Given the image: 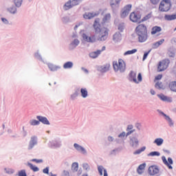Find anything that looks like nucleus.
<instances>
[{"instance_id":"obj_24","label":"nucleus","mask_w":176,"mask_h":176,"mask_svg":"<svg viewBox=\"0 0 176 176\" xmlns=\"http://www.w3.org/2000/svg\"><path fill=\"white\" fill-rule=\"evenodd\" d=\"M113 39L115 42H119L122 41V34L120 33H116L113 35Z\"/></svg>"},{"instance_id":"obj_59","label":"nucleus","mask_w":176,"mask_h":176,"mask_svg":"<svg viewBox=\"0 0 176 176\" xmlns=\"http://www.w3.org/2000/svg\"><path fill=\"white\" fill-rule=\"evenodd\" d=\"M108 140H109V141H113V138L111 136H109Z\"/></svg>"},{"instance_id":"obj_31","label":"nucleus","mask_w":176,"mask_h":176,"mask_svg":"<svg viewBox=\"0 0 176 176\" xmlns=\"http://www.w3.org/2000/svg\"><path fill=\"white\" fill-rule=\"evenodd\" d=\"M79 168V165L77 162H74L72 165V170L74 171V173H76Z\"/></svg>"},{"instance_id":"obj_19","label":"nucleus","mask_w":176,"mask_h":176,"mask_svg":"<svg viewBox=\"0 0 176 176\" xmlns=\"http://www.w3.org/2000/svg\"><path fill=\"white\" fill-rule=\"evenodd\" d=\"M69 9H72V5H71V0H69L63 5V10L67 12V10H69Z\"/></svg>"},{"instance_id":"obj_36","label":"nucleus","mask_w":176,"mask_h":176,"mask_svg":"<svg viewBox=\"0 0 176 176\" xmlns=\"http://www.w3.org/2000/svg\"><path fill=\"white\" fill-rule=\"evenodd\" d=\"M48 68L50 69V71H57L58 69V67L53 65V64H49L48 65Z\"/></svg>"},{"instance_id":"obj_2","label":"nucleus","mask_w":176,"mask_h":176,"mask_svg":"<svg viewBox=\"0 0 176 176\" xmlns=\"http://www.w3.org/2000/svg\"><path fill=\"white\" fill-rule=\"evenodd\" d=\"M94 28H95L96 32L99 34L100 41H105V39L108 38V32H109V30L104 27V23H95L94 24Z\"/></svg>"},{"instance_id":"obj_1","label":"nucleus","mask_w":176,"mask_h":176,"mask_svg":"<svg viewBox=\"0 0 176 176\" xmlns=\"http://www.w3.org/2000/svg\"><path fill=\"white\" fill-rule=\"evenodd\" d=\"M135 33L140 43L146 42L148 39V29L144 24L138 25L135 28Z\"/></svg>"},{"instance_id":"obj_41","label":"nucleus","mask_w":176,"mask_h":176,"mask_svg":"<svg viewBox=\"0 0 176 176\" xmlns=\"http://www.w3.org/2000/svg\"><path fill=\"white\" fill-rule=\"evenodd\" d=\"M30 124L31 126H38L40 124L39 121L36 120H32L30 121Z\"/></svg>"},{"instance_id":"obj_64","label":"nucleus","mask_w":176,"mask_h":176,"mask_svg":"<svg viewBox=\"0 0 176 176\" xmlns=\"http://www.w3.org/2000/svg\"><path fill=\"white\" fill-rule=\"evenodd\" d=\"M64 174H65L66 175H68L69 173H68V171L67 170H64L63 171Z\"/></svg>"},{"instance_id":"obj_38","label":"nucleus","mask_w":176,"mask_h":176,"mask_svg":"<svg viewBox=\"0 0 176 176\" xmlns=\"http://www.w3.org/2000/svg\"><path fill=\"white\" fill-rule=\"evenodd\" d=\"M145 149H146V147L145 146H143L141 148L135 151L134 153H133V155H140V153H142V152H144V151H145Z\"/></svg>"},{"instance_id":"obj_39","label":"nucleus","mask_w":176,"mask_h":176,"mask_svg":"<svg viewBox=\"0 0 176 176\" xmlns=\"http://www.w3.org/2000/svg\"><path fill=\"white\" fill-rule=\"evenodd\" d=\"M155 88L162 89H164V86L163 85V83H162V82H157L155 84Z\"/></svg>"},{"instance_id":"obj_40","label":"nucleus","mask_w":176,"mask_h":176,"mask_svg":"<svg viewBox=\"0 0 176 176\" xmlns=\"http://www.w3.org/2000/svg\"><path fill=\"white\" fill-rule=\"evenodd\" d=\"M134 53H137V49H133V50L126 52L124 53V56H127L129 54H134Z\"/></svg>"},{"instance_id":"obj_55","label":"nucleus","mask_w":176,"mask_h":176,"mask_svg":"<svg viewBox=\"0 0 176 176\" xmlns=\"http://www.w3.org/2000/svg\"><path fill=\"white\" fill-rule=\"evenodd\" d=\"M148 54H149V52L144 53V54L143 56V61H145V60H146V57H148Z\"/></svg>"},{"instance_id":"obj_57","label":"nucleus","mask_w":176,"mask_h":176,"mask_svg":"<svg viewBox=\"0 0 176 176\" xmlns=\"http://www.w3.org/2000/svg\"><path fill=\"white\" fill-rule=\"evenodd\" d=\"M1 20L3 23H8V19L6 18H1Z\"/></svg>"},{"instance_id":"obj_4","label":"nucleus","mask_w":176,"mask_h":176,"mask_svg":"<svg viewBox=\"0 0 176 176\" xmlns=\"http://www.w3.org/2000/svg\"><path fill=\"white\" fill-rule=\"evenodd\" d=\"M14 6H12L11 7L7 9L9 13L11 14H16L17 13V8H21V5H23V0H12Z\"/></svg>"},{"instance_id":"obj_30","label":"nucleus","mask_w":176,"mask_h":176,"mask_svg":"<svg viewBox=\"0 0 176 176\" xmlns=\"http://www.w3.org/2000/svg\"><path fill=\"white\" fill-rule=\"evenodd\" d=\"M164 142V140L162 138H157L154 141V144H156V145H157V146H160L161 145L163 144V142Z\"/></svg>"},{"instance_id":"obj_6","label":"nucleus","mask_w":176,"mask_h":176,"mask_svg":"<svg viewBox=\"0 0 176 176\" xmlns=\"http://www.w3.org/2000/svg\"><path fill=\"white\" fill-rule=\"evenodd\" d=\"M168 64H170V60L168 59H164L159 62L157 65V72H163L168 68Z\"/></svg>"},{"instance_id":"obj_32","label":"nucleus","mask_w":176,"mask_h":176,"mask_svg":"<svg viewBox=\"0 0 176 176\" xmlns=\"http://www.w3.org/2000/svg\"><path fill=\"white\" fill-rule=\"evenodd\" d=\"M80 93H81V96L83 98H86V97H87V89H86V88H82L80 89Z\"/></svg>"},{"instance_id":"obj_8","label":"nucleus","mask_w":176,"mask_h":176,"mask_svg":"<svg viewBox=\"0 0 176 176\" xmlns=\"http://www.w3.org/2000/svg\"><path fill=\"white\" fill-rule=\"evenodd\" d=\"M129 19L132 23H138V20H141V14L138 12H132L129 15Z\"/></svg>"},{"instance_id":"obj_46","label":"nucleus","mask_w":176,"mask_h":176,"mask_svg":"<svg viewBox=\"0 0 176 176\" xmlns=\"http://www.w3.org/2000/svg\"><path fill=\"white\" fill-rule=\"evenodd\" d=\"M109 68H111V65H106L102 69V71L103 72H107V71H109Z\"/></svg>"},{"instance_id":"obj_47","label":"nucleus","mask_w":176,"mask_h":176,"mask_svg":"<svg viewBox=\"0 0 176 176\" xmlns=\"http://www.w3.org/2000/svg\"><path fill=\"white\" fill-rule=\"evenodd\" d=\"M158 97L160 98V100H162V101H167L166 96L163 94L158 95Z\"/></svg>"},{"instance_id":"obj_27","label":"nucleus","mask_w":176,"mask_h":176,"mask_svg":"<svg viewBox=\"0 0 176 176\" xmlns=\"http://www.w3.org/2000/svg\"><path fill=\"white\" fill-rule=\"evenodd\" d=\"M74 67V63L72 62H66L64 65H63V68L65 69H69L71 68H72Z\"/></svg>"},{"instance_id":"obj_7","label":"nucleus","mask_w":176,"mask_h":176,"mask_svg":"<svg viewBox=\"0 0 176 176\" xmlns=\"http://www.w3.org/2000/svg\"><path fill=\"white\" fill-rule=\"evenodd\" d=\"M131 8H133V5L131 4H128L123 8L120 13L121 19H125V17H127V16H129V13H130Z\"/></svg>"},{"instance_id":"obj_63","label":"nucleus","mask_w":176,"mask_h":176,"mask_svg":"<svg viewBox=\"0 0 176 176\" xmlns=\"http://www.w3.org/2000/svg\"><path fill=\"white\" fill-rule=\"evenodd\" d=\"M118 30H119L120 31H122V30H123V26H120V27H118Z\"/></svg>"},{"instance_id":"obj_56","label":"nucleus","mask_w":176,"mask_h":176,"mask_svg":"<svg viewBox=\"0 0 176 176\" xmlns=\"http://www.w3.org/2000/svg\"><path fill=\"white\" fill-rule=\"evenodd\" d=\"M44 174H49V167H47L43 170Z\"/></svg>"},{"instance_id":"obj_14","label":"nucleus","mask_w":176,"mask_h":176,"mask_svg":"<svg viewBox=\"0 0 176 176\" xmlns=\"http://www.w3.org/2000/svg\"><path fill=\"white\" fill-rule=\"evenodd\" d=\"M82 38H83L84 41H86V42L93 43V42H96V41L95 35H94L91 37H89V36H87V35H86V34H83Z\"/></svg>"},{"instance_id":"obj_11","label":"nucleus","mask_w":176,"mask_h":176,"mask_svg":"<svg viewBox=\"0 0 176 176\" xmlns=\"http://www.w3.org/2000/svg\"><path fill=\"white\" fill-rule=\"evenodd\" d=\"M148 174L150 175H156V174H159V168L156 166H151L148 168Z\"/></svg>"},{"instance_id":"obj_3","label":"nucleus","mask_w":176,"mask_h":176,"mask_svg":"<svg viewBox=\"0 0 176 176\" xmlns=\"http://www.w3.org/2000/svg\"><path fill=\"white\" fill-rule=\"evenodd\" d=\"M113 67L116 72H124L126 71V63L123 59H119L118 61H113Z\"/></svg>"},{"instance_id":"obj_52","label":"nucleus","mask_w":176,"mask_h":176,"mask_svg":"<svg viewBox=\"0 0 176 176\" xmlns=\"http://www.w3.org/2000/svg\"><path fill=\"white\" fill-rule=\"evenodd\" d=\"M162 78H163V75H162V74L157 75L155 78V82H156V80H160L162 79Z\"/></svg>"},{"instance_id":"obj_28","label":"nucleus","mask_w":176,"mask_h":176,"mask_svg":"<svg viewBox=\"0 0 176 176\" xmlns=\"http://www.w3.org/2000/svg\"><path fill=\"white\" fill-rule=\"evenodd\" d=\"M168 86H169V89H170L172 91L176 92V81H172L169 82Z\"/></svg>"},{"instance_id":"obj_35","label":"nucleus","mask_w":176,"mask_h":176,"mask_svg":"<svg viewBox=\"0 0 176 176\" xmlns=\"http://www.w3.org/2000/svg\"><path fill=\"white\" fill-rule=\"evenodd\" d=\"M131 141L132 142V146H137L138 145V139L136 138H132Z\"/></svg>"},{"instance_id":"obj_51","label":"nucleus","mask_w":176,"mask_h":176,"mask_svg":"<svg viewBox=\"0 0 176 176\" xmlns=\"http://www.w3.org/2000/svg\"><path fill=\"white\" fill-rule=\"evenodd\" d=\"M150 2L153 5H157L160 2V0H150Z\"/></svg>"},{"instance_id":"obj_33","label":"nucleus","mask_w":176,"mask_h":176,"mask_svg":"<svg viewBox=\"0 0 176 176\" xmlns=\"http://www.w3.org/2000/svg\"><path fill=\"white\" fill-rule=\"evenodd\" d=\"M163 115L165 117L166 120H167V122H168L169 126H173L174 122H173V120H171V118L168 116H167L164 113Z\"/></svg>"},{"instance_id":"obj_60","label":"nucleus","mask_w":176,"mask_h":176,"mask_svg":"<svg viewBox=\"0 0 176 176\" xmlns=\"http://www.w3.org/2000/svg\"><path fill=\"white\" fill-rule=\"evenodd\" d=\"M94 23H100V19L97 18L94 20Z\"/></svg>"},{"instance_id":"obj_29","label":"nucleus","mask_w":176,"mask_h":176,"mask_svg":"<svg viewBox=\"0 0 176 176\" xmlns=\"http://www.w3.org/2000/svg\"><path fill=\"white\" fill-rule=\"evenodd\" d=\"M126 131H128L126 133V137H129V135H130V134H132V133H134L135 130H133V125H128Z\"/></svg>"},{"instance_id":"obj_45","label":"nucleus","mask_w":176,"mask_h":176,"mask_svg":"<svg viewBox=\"0 0 176 176\" xmlns=\"http://www.w3.org/2000/svg\"><path fill=\"white\" fill-rule=\"evenodd\" d=\"M62 21L63 23H69V21H71L69 19V16H63L62 18Z\"/></svg>"},{"instance_id":"obj_49","label":"nucleus","mask_w":176,"mask_h":176,"mask_svg":"<svg viewBox=\"0 0 176 176\" xmlns=\"http://www.w3.org/2000/svg\"><path fill=\"white\" fill-rule=\"evenodd\" d=\"M124 137H127V133H126V132H122L118 135L119 138H124Z\"/></svg>"},{"instance_id":"obj_43","label":"nucleus","mask_w":176,"mask_h":176,"mask_svg":"<svg viewBox=\"0 0 176 176\" xmlns=\"http://www.w3.org/2000/svg\"><path fill=\"white\" fill-rule=\"evenodd\" d=\"M5 171L7 174H13V173H14V170L10 168H6Z\"/></svg>"},{"instance_id":"obj_12","label":"nucleus","mask_w":176,"mask_h":176,"mask_svg":"<svg viewBox=\"0 0 176 176\" xmlns=\"http://www.w3.org/2000/svg\"><path fill=\"white\" fill-rule=\"evenodd\" d=\"M148 20H151L153 21L155 20V16L152 15V12L148 13L147 15L144 16L139 23H144V21H148Z\"/></svg>"},{"instance_id":"obj_58","label":"nucleus","mask_w":176,"mask_h":176,"mask_svg":"<svg viewBox=\"0 0 176 176\" xmlns=\"http://www.w3.org/2000/svg\"><path fill=\"white\" fill-rule=\"evenodd\" d=\"M104 176H108V173L107 172L106 169H104Z\"/></svg>"},{"instance_id":"obj_25","label":"nucleus","mask_w":176,"mask_h":176,"mask_svg":"<svg viewBox=\"0 0 176 176\" xmlns=\"http://www.w3.org/2000/svg\"><path fill=\"white\" fill-rule=\"evenodd\" d=\"M162 31V28L159 26H155L152 28L151 34L155 35V34H157V32H160Z\"/></svg>"},{"instance_id":"obj_34","label":"nucleus","mask_w":176,"mask_h":176,"mask_svg":"<svg viewBox=\"0 0 176 176\" xmlns=\"http://www.w3.org/2000/svg\"><path fill=\"white\" fill-rule=\"evenodd\" d=\"M108 20H111V14L110 13L106 14L102 19L103 23H107V21H108Z\"/></svg>"},{"instance_id":"obj_22","label":"nucleus","mask_w":176,"mask_h":176,"mask_svg":"<svg viewBox=\"0 0 176 176\" xmlns=\"http://www.w3.org/2000/svg\"><path fill=\"white\" fill-rule=\"evenodd\" d=\"M27 166H28V167H30V170L34 171V173H36V172L39 171V168H38L37 166H34L30 162H28Z\"/></svg>"},{"instance_id":"obj_26","label":"nucleus","mask_w":176,"mask_h":176,"mask_svg":"<svg viewBox=\"0 0 176 176\" xmlns=\"http://www.w3.org/2000/svg\"><path fill=\"white\" fill-rule=\"evenodd\" d=\"M94 16H96V14H94V13H91V12H89V13H88V14H85L84 15H83V17H84V19H85L86 20H90V19H93V17H94Z\"/></svg>"},{"instance_id":"obj_62","label":"nucleus","mask_w":176,"mask_h":176,"mask_svg":"<svg viewBox=\"0 0 176 176\" xmlns=\"http://www.w3.org/2000/svg\"><path fill=\"white\" fill-rule=\"evenodd\" d=\"M171 42H172V43H175V42H176V38H173V39L171 40Z\"/></svg>"},{"instance_id":"obj_16","label":"nucleus","mask_w":176,"mask_h":176,"mask_svg":"<svg viewBox=\"0 0 176 176\" xmlns=\"http://www.w3.org/2000/svg\"><path fill=\"white\" fill-rule=\"evenodd\" d=\"M36 119H38V120L39 122H41V123H43V124H50V122H49V120H47V118L46 117L37 116Z\"/></svg>"},{"instance_id":"obj_37","label":"nucleus","mask_w":176,"mask_h":176,"mask_svg":"<svg viewBox=\"0 0 176 176\" xmlns=\"http://www.w3.org/2000/svg\"><path fill=\"white\" fill-rule=\"evenodd\" d=\"M163 1H164V3H165V6L166 8H169V10L171 9V6H172L171 0H163Z\"/></svg>"},{"instance_id":"obj_10","label":"nucleus","mask_w":176,"mask_h":176,"mask_svg":"<svg viewBox=\"0 0 176 176\" xmlns=\"http://www.w3.org/2000/svg\"><path fill=\"white\" fill-rule=\"evenodd\" d=\"M162 160L164 163V164H165V166H168V168L170 170H173V166H171V164H173V159H171V157H168V161L166 159V157L164 156L162 157Z\"/></svg>"},{"instance_id":"obj_61","label":"nucleus","mask_w":176,"mask_h":176,"mask_svg":"<svg viewBox=\"0 0 176 176\" xmlns=\"http://www.w3.org/2000/svg\"><path fill=\"white\" fill-rule=\"evenodd\" d=\"M151 94H152L153 96H155V94H156V92H155V90H153V89H151Z\"/></svg>"},{"instance_id":"obj_54","label":"nucleus","mask_w":176,"mask_h":176,"mask_svg":"<svg viewBox=\"0 0 176 176\" xmlns=\"http://www.w3.org/2000/svg\"><path fill=\"white\" fill-rule=\"evenodd\" d=\"M31 162H34L35 163H42L43 160H36V159H32L31 160Z\"/></svg>"},{"instance_id":"obj_13","label":"nucleus","mask_w":176,"mask_h":176,"mask_svg":"<svg viewBox=\"0 0 176 176\" xmlns=\"http://www.w3.org/2000/svg\"><path fill=\"white\" fill-rule=\"evenodd\" d=\"M159 10H160V12H168V10H170V8L166 6L164 0H162L160 3Z\"/></svg>"},{"instance_id":"obj_15","label":"nucleus","mask_w":176,"mask_h":176,"mask_svg":"<svg viewBox=\"0 0 176 176\" xmlns=\"http://www.w3.org/2000/svg\"><path fill=\"white\" fill-rule=\"evenodd\" d=\"M37 142H36V137L33 136L31 138V140L30 141L29 143V146H28V149L31 150L32 149V148H34V146H35V145H36Z\"/></svg>"},{"instance_id":"obj_44","label":"nucleus","mask_w":176,"mask_h":176,"mask_svg":"<svg viewBox=\"0 0 176 176\" xmlns=\"http://www.w3.org/2000/svg\"><path fill=\"white\" fill-rule=\"evenodd\" d=\"M148 156H160V153L157 151H153L148 154Z\"/></svg>"},{"instance_id":"obj_21","label":"nucleus","mask_w":176,"mask_h":176,"mask_svg":"<svg viewBox=\"0 0 176 176\" xmlns=\"http://www.w3.org/2000/svg\"><path fill=\"white\" fill-rule=\"evenodd\" d=\"M164 43V38H162V39L160 40L159 41L154 43L153 44V48L157 49V47H159V46H160L161 45H163Z\"/></svg>"},{"instance_id":"obj_20","label":"nucleus","mask_w":176,"mask_h":176,"mask_svg":"<svg viewBox=\"0 0 176 176\" xmlns=\"http://www.w3.org/2000/svg\"><path fill=\"white\" fill-rule=\"evenodd\" d=\"M101 54L100 50H97L96 52H93L89 54L91 58H97V57Z\"/></svg>"},{"instance_id":"obj_5","label":"nucleus","mask_w":176,"mask_h":176,"mask_svg":"<svg viewBox=\"0 0 176 176\" xmlns=\"http://www.w3.org/2000/svg\"><path fill=\"white\" fill-rule=\"evenodd\" d=\"M129 80L136 84L141 83V82H142V74L139 73L137 78V73L131 71L129 73Z\"/></svg>"},{"instance_id":"obj_53","label":"nucleus","mask_w":176,"mask_h":176,"mask_svg":"<svg viewBox=\"0 0 176 176\" xmlns=\"http://www.w3.org/2000/svg\"><path fill=\"white\" fill-rule=\"evenodd\" d=\"M19 176H27V173H25V170L19 171Z\"/></svg>"},{"instance_id":"obj_9","label":"nucleus","mask_w":176,"mask_h":176,"mask_svg":"<svg viewBox=\"0 0 176 176\" xmlns=\"http://www.w3.org/2000/svg\"><path fill=\"white\" fill-rule=\"evenodd\" d=\"M121 1L122 0H110V6L113 12H115V10L119 8Z\"/></svg>"},{"instance_id":"obj_48","label":"nucleus","mask_w":176,"mask_h":176,"mask_svg":"<svg viewBox=\"0 0 176 176\" xmlns=\"http://www.w3.org/2000/svg\"><path fill=\"white\" fill-rule=\"evenodd\" d=\"M98 170L100 175H102V171L104 170V167H102V166H100L98 167Z\"/></svg>"},{"instance_id":"obj_17","label":"nucleus","mask_w":176,"mask_h":176,"mask_svg":"<svg viewBox=\"0 0 176 176\" xmlns=\"http://www.w3.org/2000/svg\"><path fill=\"white\" fill-rule=\"evenodd\" d=\"M164 19L167 21H173V20H176V13L172 14H165Z\"/></svg>"},{"instance_id":"obj_50","label":"nucleus","mask_w":176,"mask_h":176,"mask_svg":"<svg viewBox=\"0 0 176 176\" xmlns=\"http://www.w3.org/2000/svg\"><path fill=\"white\" fill-rule=\"evenodd\" d=\"M72 46H78L79 45V40L75 39L72 43Z\"/></svg>"},{"instance_id":"obj_42","label":"nucleus","mask_w":176,"mask_h":176,"mask_svg":"<svg viewBox=\"0 0 176 176\" xmlns=\"http://www.w3.org/2000/svg\"><path fill=\"white\" fill-rule=\"evenodd\" d=\"M71 5L72 8H74V6H77V5H79V0H71Z\"/></svg>"},{"instance_id":"obj_23","label":"nucleus","mask_w":176,"mask_h":176,"mask_svg":"<svg viewBox=\"0 0 176 176\" xmlns=\"http://www.w3.org/2000/svg\"><path fill=\"white\" fill-rule=\"evenodd\" d=\"M146 166V164H140L137 169L138 173L142 174V173H144V170H145Z\"/></svg>"},{"instance_id":"obj_18","label":"nucleus","mask_w":176,"mask_h":176,"mask_svg":"<svg viewBox=\"0 0 176 176\" xmlns=\"http://www.w3.org/2000/svg\"><path fill=\"white\" fill-rule=\"evenodd\" d=\"M74 146L76 149V151H78V152H81L82 153H84V154L86 153V150L82 146L75 143L74 144Z\"/></svg>"}]
</instances>
